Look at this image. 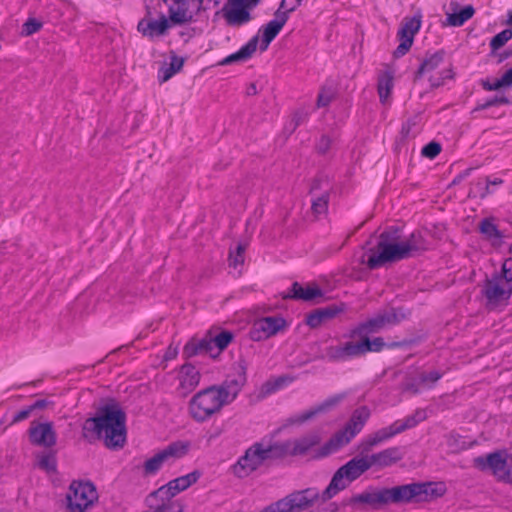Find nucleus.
Masks as SVG:
<instances>
[{"label":"nucleus","mask_w":512,"mask_h":512,"mask_svg":"<svg viewBox=\"0 0 512 512\" xmlns=\"http://www.w3.org/2000/svg\"><path fill=\"white\" fill-rule=\"evenodd\" d=\"M282 503L283 501L280 499L260 512H286V509L281 505Z\"/></svg>","instance_id":"obj_58"},{"label":"nucleus","mask_w":512,"mask_h":512,"mask_svg":"<svg viewBox=\"0 0 512 512\" xmlns=\"http://www.w3.org/2000/svg\"><path fill=\"white\" fill-rule=\"evenodd\" d=\"M301 0H282L277 11H282L289 18V14L295 11L300 5Z\"/></svg>","instance_id":"obj_50"},{"label":"nucleus","mask_w":512,"mask_h":512,"mask_svg":"<svg viewBox=\"0 0 512 512\" xmlns=\"http://www.w3.org/2000/svg\"><path fill=\"white\" fill-rule=\"evenodd\" d=\"M512 38V30L504 29L500 33L496 34L490 41V47L493 51H496L503 47Z\"/></svg>","instance_id":"obj_46"},{"label":"nucleus","mask_w":512,"mask_h":512,"mask_svg":"<svg viewBox=\"0 0 512 512\" xmlns=\"http://www.w3.org/2000/svg\"><path fill=\"white\" fill-rule=\"evenodd\" d=\"M274 16L275 18L263 27V36L261 41L262 51H265L268 48L269 44L275 39L287 22V16L285 13H282V11H276Z\"/></svg>","instance_id":"obj_27"},{"label":"nucleus","mask_w":512,"mask_h":512,"mask_svg":"<svg viewBox=\"0 0 512 512\" xmlns=\"http://www.w3.org/2000/svg\"><path fill=\"white\" fill-rule=\"evenodd\" d=\"M187 452L188 444L183 442L171 443L165 449L145 461L143 465L145 475L155 474L165 462L171 459L181 458L186 455Z\"/></svg>","instance_id":"obj_12"},{"label":"nucleus","mask_w":512,"mask_h":512,"mask_svg":"<svg viewBox=\"0 0 512 512\" xmlns=\"http://www.w3.org/2000/svg\"><path fill=\"white\" fill-rule=\"evenodd\" d=\"M49 405V401H47L46 399H38L36 400L34 403H32L30 406V408L32 409V411H36V410H43L45 409L47 406Z\"/></svg>","instance_id":"obj_60"},{"label":"nucleus","mask_w":512,"mask_h":512,"mask_svg":"<svg viewBox=\"0 0 512 512\" xmlns=\"http://www.w3.org/2000/svg\"><path fill=\"white\" fill-rule=\"evenodd\" d=\"M509 99L506 96H494L488 100H486L483 104H481L478 109L484 110L488 109L493 106L501 105V104H508Z\"/></svg>","instance_id":"obj_52"},{"label":"nucleus","mask_w":512,"mask_h":512,"mask_svg":"<svg viewBox=\"0 0 512 512\" xmlns=\"http://www.w3.org/2000/svg\"><path fill=\"white\" fill-rule=\"evenodd\" d=\"M282 501L281 505L286 512H303L314 507L320 501L324 502L322 493L315 487L293 491L282 498Z\"/></svg>","instance_id":"obj_10"},{"label":"nucleus","mask_w":512,"mask_h":512,"mask_svg":"<svg viewBox=\"0 0 512 512\" xmlns=\"http://www.w3.org/2000/svg\"><path fill=\"white\" fill-rule=\"evenodd\" d=\"M332 98H333L332 92L322 89V91L319 93L318 98H317V106L325 107V106L329 105Z\"/></svg>","instance_id":"obj_56"},{"label":"nucleus","mask_w":512,"mask_h":512,"mask_svg":"<svg viewBox=\"0 0 512 512\" xmlns=\"http://www.w3.org/2000/svg\"><path fill=\"white\" fill-rule=\"evenodd\" d=\"M479 230L493 246H501L503 243L504 235L493 223L492 218H484L479 223Z\"/></svg>","instance_id":"obj_32"},{"label":"nucleus","mask_w":512,"mask_h":512,"mask_svg":"<svg viewBox=\"0 0 512 512\" xmlns=\"http://www.w3.org/2000/svg\"><path fill=\"white\" fill-rule=\"evenodd\" d=\"M326 357L332 362H345L347 361L345 355L344 345L339 344L336 346H329L325 349Z\"/></svg>","instance_id":"obj_45"},{"label":"nucleus","mask_w":512,"mask_h":512,"mask_svg":"<svg viewBox=\"0 0 512 512\" xmlns=\"http://www.w3.org/2000/svg\"><path fill=\"white\" fill-rule=\"evenodd\" d=\"M226 405L214 385L197 392L189 402V414L197 422H205Z\"/></svg>","instance_id":"obj_6"},{"label":"nucleus","mask_w":512,"mask_h":512,"mask_svg":"<svg viewBox=\"0 0 512 512\" xmlns=\"http://www.w3.org/2000/svg\"><path fill=\"white\" fill-rule=\"evenodd\" d=\"M82 435L89 442L102 440L112 450L122 448L126 442L125 412L116 401H109L97 408L94 417L85 420Z\"/></svg>","instance_id":"obj_3"},{"label":"nucleus","mask_w":512,"mask_h":512,"mask_svg":"<svg viewBox=\"0 0 512 512\" xmlns=\"http://www.w3.org/2000/svg\"><path fill=\"white\" fill-rule=\"evenodd\" d=\"M359 337L362 338L363 343L366 344V347H364L365 354L368 352H380L386 346L382 337H376L373 340H370L368 336Z\"/></svg>","instance_id":"obj_47"},{"label":"nucleus","mask_w":512,"mask_h":512,"mask_svg":"<svg viewBox=\"0 0 512 512\" xmlns=\"http://www.w3.org/2000/svg\"><path fill=\"white\" fill-rule=\"evenodd\" d=\"M290 442H271L262 440L254 443V448L257 451L260 464L272 460L281 459L288 455Z\"/></svg>","instance_id":"obj_17"},{"label":"nucleus","mask_w":512,"mask_h":512,"mask_svg":"<svg viewBox=\"0 0 512 512\" xmlns=\"http://www.w3.org/2000/svg\"><path fill=\"white\" fill-rule=\"evenodd\" d=\"M444 492L443 486L434 482H413L390 488L369 486L361 493L343 499L341 506L354 511L379 510L390 505L431 501Z\"/></svg>","instance_id":"obj_1"},{"label":"nucleus","mask_w":512,"mask_h":512,"mask_svg":"<svg viewBox=\"0 0 512 512\" xmlns=\"http://www.w3.org/2000/svg\"><path fill=\"white\" fill-rule=\"evenodd\" d=\"M369 469H371V467L367 454L353 457L336 470L329 485L322 492L323 500L327 501L340 491L346 489L353 481L357 480Z\"/></svg>","instance_id":"obj_5"},{"label":"nucleus","mask_w":512,"mask_h":512,"mask_svg":"<svg viewBox=\"0 0 512 512\" xmlns=\"http://www.w3.org/2000/svg\"><path fill=\"white\" fill-rule=\"evenodd\" d=\"M247 381L245 367H241L239 373L234 377H227L220 385H214L218 393L226 403L233 402Z\"/></svg>","instance_id":"obj_19"},{"label":"nucleus","mask_w":512,"mask_h":512,"mask_svg":"<svg viewBox=\"0 0 512 512\" xmlns=\"http://www.w3.org/2000/svg\"><path fill=\"white\" fill-rule=\"evenodd\" d=\"M344 311V304L340 306L331 305L328 307L320 308L310 313L307 316L306 323L311 328L319 327L324 321L334 318L337 314Z\"/></svg>","instance_id":"obj_30"},{"label":"nucleus","mask_w":512,"mask_h":512,"mask_svg":"<svg viewBox=\"0 0 512 512\" xmlns=\"http://www.w3.org/2000/svg\"><path fill=\"white\" fill-rule=\"evenodd\" d=\"M323 292L318 287H306L304 288L298 282L292 284L290 293L286 296L287 298L301 299L304 301L314 300L316 297H321Z\"/></svg>","instance_id":"obj_33"},{"label":"nucleus","mask_w":512,"mask_h":512,"mask_svg":"<svg viewBox=\"0 0 512 512\" xmlns=\"http://www.w3.org/2000/svg\"><path fill=\"white\" fill-rule=\"evenodd\" d=\"M265 387H266V393H271V392L275 391L279 387V384L276 383L275 385H270L269 383H267L265 385Z\"/></svg>","instance_id":"obj_64"},{"label":"nucleus","mask_w":512,"mask_h":512,"mask_svg":"<svg viewBox=\"0 0 512 512\" xmlns=\"http://www.w3.org/2000/svg\"><path fill=\"white\" fill-rule=\"evenodd\" d=\"M426 419V412L425 410H422V409H418L415 411V413L413 415H410L408 417H406L403 421H398L399 424H409V426H407V429H410V428H413L415 427L419 422L423 421Z\"/></svg>","instance_id":"obj_48"},{"label":"nucleus","mask_w":512,"mask_h":512,"mask_svg":"<svg viewBox=\"0 0 512 512\" xmlns=\"http://www.w3.org/2000/svg\"><path fill=\"white\" fill-rule=\"evenodd\" d=\"M421 22L419 19L413 17V18H405L401 28L398 31V37L399 38H411L414 39V35L418 32L420 29Z\"/></svg>","instance_id":"obj_37"},{"label":"nucleus","mask_w":512,"mask_h":512,"mask_svg":"<svg viewBox=\"0 0 512 512\" xmlns=\"http://www.w3.org/2000/svg\"><path fill=\"white\" fill-rule=\"evenodd\" d=\"M331 141L329 137L322 136L319 143L317 144V149L320 153H326L330 148Z\"/></svg>","instance_id":"obj_59"},{"label":"nucleus","mask_w":512,"mask_h":512,"mask_svg":"<svg viewBox=\"0 0 512 512\" xmlns=\"http://www.w3.org/2000/svg\"><path fill=\"white\" fill-rule=\"evenodd\" d=\"M181 492L178 487H175V484L172 483V480L169 481L166 485L161 486L159 489L153 491L146 498L147 503H152L155 506L156 498L160 500H167L172 498Z\"/></svg>","instance_id":"obj_34"},{"label":"nucleus","mask_w":512,"mask_h":512,"mask_svg":"<svg viewBox=\"0 0 512 512\" xmlns=\"http://www.w3.org/2000/svg\"><path fill=\"white\" fill-rule=\"evenodd\" d=\"M201 374L191 364H184L179 372V390L183 396L191 393L200 383Z\"/></svg>","instance_id":"obj_25"},{"label":"nucleus","mask_w":512,"mask_h":512,"mask_svg":"<svg viewBox=\"0 0 512 512\" xmlns=\"http://www.w3.org/2000/svg\"><path fill=\"white\" fill-rule=\"evenodd\" d=\"M453 78V73L451 69H446L440 73L439 77L431 76L429 81L433 87H439L444 84L446 79Z\"/></svg>","instance_id":"obj_54"},{"label":"nucleus","mask_w":512,"mask_h":512,"mask_svg":"<svg viewBox=\"0 0 512 512\" xmlns=\"http://www.w3.org/2000/svg\"><path fill=\"white\" fill-rule=\"evenodd\" d=\"M369 417L370 410L366 406L357 408L344 428L336 432L322 447V455H328L348 444L362 430Z\"/></svg>","instance_id":"obj_7"},{"label":"nucleus","mask_w":512,"mask_h":512,"mask_svg":"<svg viewBox=\"0 0 512 512\" xmlns=\"http://www.w3.org/2000/svg\"><path fill=\"white\" fill-rule=\"evenodd\" d=\"M511 85H512V68L507 70L500 79L495 80L493 83L485 81L482 84L483 88L487 91H495V90H499L502 87L511 86Z\"/></svg>","instance_id":"obj_42"},{"label":"nucleus","mask_w":512,"mask_h":512,"mask_svg":"<svg viewBox=\"0 0 512 512\" xmlns=\"http://www.w3.org/2000/svg\"><path fill=\"white\" fill-rule=\"evenodd\" d=\"M246 249V244L239 243L236 247V252L230 253V265L237 267L238 265L243 264L244 262V251Z\"/></svg>","instance_id":"obj_49"},{"label":"nucleus","mask_w":512,"mask_h":512,"mask_svg":"<svg viewBox=\"0 0 512 512\" xmlns=\"http://www.w3.org/2000/svg\"><path fill=\"white\" fill-rule=\"evenodd\" d=\"M441 152V145L438 142H430L422 149V155L429 159L435 158Z\"/></svg>","instance_id":"obj_51"},{"label":"nucleus","mask_w":512,"mask_h":512,"mask_svg":"<svg viewBox=\"0 0 512 512\" xmlns=\"http://www.w3.org/2000/svg\"><path fill=\"white\" fill-rule=\"evenodd\" d=\"M168 28V19L163 15L159 19L144 18L139 21L137 26L139 32L150 38L164 35Z\"/></svg>","instance_id":"obj_26"},{"label":"nucleus","mask_w":512,"mask_h":512,"mask_svg":"<svg viewBox=\"0 0 512 512\" xmlns=\"http://www.w3.org/2000/svg\"><path fill=\"white\" fill-rule=\"evenodd\" d=\"M331 185L327 179H315L310 187L311 210L315 217L328 211Z\"/></svg>","instance_id":"obj_13"},{"label":"nucleus","mask_w":512,"mask_h":512,"mask_svg":"<svg viewBox=\"0 0 512 512\" xmlns=\"http://www.w3.org/2000/svg\"><path fill=\"white\" fill-rule=\"evenodd\" d=\"M427 249L428 243L421 232L414 231L404 236L401 229L390 227L379 235L376 246L369 249L366 264L370 270H374L387 263L418 256Z\"/></svg>","instance_id":"obj_2"},{"label":"nucleus","mask_w":512,"mask_h":512,"mask_svg":"<svg viewBox=\"0 0 512 512\" xmlns=\"http://www.w3.org/2000/svg\"><path fill=\"white\" fill-rule=\"evenodd\" d=\"M222 13L229 26H241L251 20L245 0H228L222 8Z\"/></svg>","instance_id":"obj_20"},{"label":"nucleus","mask_w":512,"mask_h":512,"mask_svg":"<svg viewBox=\"0 0 512 512\" xmlns=\"http://www.w3.org/2000/svg\"><path fill=\"white\" fill-rule=\"evenodd\" d=\"M259 37L258 35L253 36L246 45L240 48L235 53L225 57L219 62L221 66L231 65L233 63L245 62L252 57L255 53L258 45Z\"/></svg>","instance_id":"obj_29"},{"label":"nucleus","mask_w":512,"mask_h":512,"mask_svg":"<svg viewBox=\"0 0 512 512\" xmlns=\"http://www.w3.org/2000/svg\"><path fill=\"white\" fill-rule=\"evenodd\" d=\"M261 466L254 444L250 446L238 461L231 467L237 478H245Z\"/></svg>","instance_id":"obj_22"},{"label":"nucleus","mask_w":512,"mask_h":512,"mask_svg":"<svg viewBox=\"0 0 512 512\" xmlns=\"http://www.w3.org/2000/svg\"><path fill=\"white\" fill-rule=\"evenodd\" d=\"M38 466L47 473H55L57 470V461L54 452H46L39 456Z\"/></svg>","instance_id":"obj_41"},{"label":"nucleus","mask_w":512,"mask_h":512,"mask_svg":"<svg viewBox=\"0 0 512 512\" xmlns=\"http://www.w3.org/2000/svg\"><path fill=\"white\" fill-rule=\"evenodd\" d=\"M286 327V321L282 317H264L253 324L249 335L253 341H262L276 335Z\"/></svg>","instance_id":"obj_14"},{"label":"nucleus","mask_w":512,"mask_h":512,"mask_svg":"<svg viewBox=\"0 0 512 512\" xmlns=\"http://www.w3.org/2000/svg\"><path fill=\"white\" fill-rule=\"evenodd\" d=\"M177 353H178L177 348L169 346L165 352L164 359L166 361L172 360L177 356Z\"/></svg>","instance_id":"obj_62"},{"label":"nucleus","mask_w":512,"mask_h":512,"mask_svg":"<svg viewBox=\"0 0 512 512\" xmlns=\"http://www.w3.org/2000/svg\"><path fill=\"white\" fill-rule=\"evenodd\" d=\"M214 350L212 337L206 336L202 339L192 338L184 346L183 353L187 358L201 354H209L211 357L215 358L217 356Z\"/></svg>","instance_id":"obj_28"},{"label":"nucleus","mask_w":512,"mask_h":512,"mask_svg":"<svg viewBox=\"0 0 512 512\" xmlns=\"http://www.w3.org/2000/svg\"><path fill=\"white\" fill-rule=\"evenodd\" d=\"M307 117V113L303 112V111H299V112H296L294 114V117H293V122H294V129L300 125L301 122H303Z\"/></svg>","instance_id":"obj_61"},{"label":"nucleus","mask_w":512,"mask_h":512,"mask_svg":"<svg viewBox=\"0 0 512 512\" xmlns=\"http://www.w3.org/2000/svg\"><path fill=\"white\" fill-rule=\"evenodd\" d=\"M399 40H400V44L394 51L395 57L404 56L409 51V49L411 48V46L413 44V40L411 38H406V39L399 38Z\"/></svg>","instance_id":"obj_53"},{"label":"nucleus","mask_w":512,"mask_h":512,"mask_svg":"<svg viewBox=\"0 0 512 512\" xmlns=\"http://www.w3.org/2000/svg\"><path fill=\"white\" fill-rule=\"evenodd\" d=\"M444 55L445 53L443 50L427 55L417 71V76H422L423 74L438 68L444 60Z\"/></svg>","instance_id":"obj_36"},{"label":"nucleus","mask_w":512,"mask_h":512,"mask_svg":"<svg viewBox=\"0 0 512 512\" xmlns=\"http://www.w3.org/2000/svg\"><path fill=\"white\" fill-rule=\"evenodd\" d=\"M377 88L380 101L382 103H385L393 88V76L389 72H386L383 75H381L378 79Z\"/></svg>","instance_id":"obj_38"},{"label":"nucleus","mask_w":512,"mask_h":512,"mask_svg":"<svg viewBox=\"0 0 512 512\" xmlns=\"http://www.w3.org/2000/svg\"><path fill=\"white\" fill-rule=\"evenodd\" d=\"M233 333L230 331H222L216 336L212 337L214 349H217L216 356H218L233 340Z\"/></svg>","instance_id":"obj_43"},{"label":"nucleus","mask_w":512,"mask_h":512,"mask_svg":"<svg viewBox=\"0 0 512 512\" xmlns=\"http://www.w3.org/2000/svg\"><path fill=\"white\" fill-rule=\"evenodd\" d=\"M33 411L30 406H27L13 415L12 423H18L26 420L32 415Z\"/></svg>","instance_id":"obj_57"},{"label":"nucleus","mask_w":512,"mask_h":512,"mask_svg":"<svg viewBox=\"0 0 512 512\" xmlns=\"http://www.w3.org/2000/svg\"><path fill=\"white\" fill-rule=\"evenodd\" d=\"M441 377L442 373L437 370L420 372L415 378H407L402 384V389L412 394H418L424 389L432 388Z\"/></svg>","instance_id":"obj_21"},{"label":"nucleus","mask_w":512,"mask_h":512,"mask_svg":"<svg viewBox=\"0 0 512 512\" xmlns=\"http://www.w3.org/2000/svg\"><path fill=\"white\" fill-rule=\"evenodd\" d=\"M512 245L509 248V257L502 264L501 272L493 273L486 278L481 293L487 301V305L497 306L507 301L512 295Z\"/></svg>","instance_id":"obj_4"},{"label":"nucleus","mask_w":512,"mask_h":512,"mask_svg":"<svg viewBox=\"0 0 512 512\" xmlns=\"http://www.w3.org/2000/svg\"><path fill=\"white\" fill-rule=\"evenodd\" d=\"M41 27V22L37 21L34 18H29L23 25V31L26 35H32L35 32L39 31Z\"/></svg>","instance_id":"obj_55"},{"label":"nucleus","mask_w":512,"mask_h":512,"mask_svg":"<svg viewBox=\"0 0 512 512\" xmlns=\"http://www.w3.org/2000/svg\"><path fill=\"white\" fill-rule=\"evenodd\" d=\"M345 395L344 394H338L334 395L332 397L327 398L322 403L310 408L309 410H306L300 414L291 416L288 418L287 422L291 425H301L305 422H308L312 419H314L316 416L326 413L332 408H334L336 405H338L343 399Z\"/></svg>","instance_id":"obj_18"},{"label":"nucleus","mask_w":512,"mask_h":512,"mask_svg":"<svg viewBox=\"0 0 512 512\" xmlns=\"http://www.w3.org/2000/svg\"><path fill=\"white\" fill-rule=\"evenodd\" d=\"M96 498V490L91 483H76L70 485L67 494V506L72 512H83Z\"/></svg>","instance_id":"obj_11"},{"label":"nucleus","mask_w":512,"mask_h":512,"mask_svg":"<svg viewBox=\"0 0 512 512\" xmlns=\"http://www.w3.org/2000/svg\"><path fill=\"white\" fill-rule=\"evenodd\" d=\"M257 93H258V91H257V88H256V84L255 83H250V85L247 88L246 94L248 96H251V95H256Z\"/></svg>","instance_id":"obj_63"},{"label":"nucleus","mask_w":512,"mask_h":512,"mask_svg":"<svg viewBox=\"0 0 512 512\" xmlns=\"http://www.w3.org/2000/svg\"><path fill=\"white\" fill-rule=\"evenodd\" d=\"M177 6L176 10L170 7V19L175 24H183L188 22L192 15L189 13L190 8L200 10L203 0H173Z\"/></svg>","instance_id":"obj_24"},{"label":"nucleus","mask_w":512,"mask_h":512,"mask_svg":"<svg viewBox=\"0 0 512 512\" xmlns=\"http://www.w3.org/2000/svg\"><path fill=\"white\" fill-rule=\"evenodd\" d=\"M320 441L321 437L317 433H310L294 441H289L291 446H289L288 455H304Z\"/></svg>","instance_id":"obj_31"},{"label":"nucleus","mask_w":512,"mask_h":512,"mask_svg":"<svg viewBox=\"0 0 512 512\" xmlns=\"http://www.w3.org/2000/svg\"><path fill=\"white\" fill-rule=\"evenodd\" d=\"M183 65L184 59L178 57L175 53L172 52L170 64L162 66L159 70L160 82L168 81L173 75L182 69Z\"/></svg>","instance_id":"obj_35"},{"label":"nucleus","mask_w":512,"mask_h":512,"mask_svg":"<svg viewBox=\"0 0 512 512\" xmlns=\"http://www.w3.org/2000/svg\"><path fill=\"white\" fill-rule=\"evenodd\" d=\"M473 465L480 471H490L498 481L512 484V454L495 451L476 457Z\"/></svg>","instance_id":"obj_8"},{"label":"nucleus","mask_w":512,"mask_h":512,"mask_svg":"<svg viewBox=\"0 0 512 512\" xmlns=\"http://www.w3.org/2000/svg\"><path fill=\"white\" fill-rule=\"evenodd\" d=\"M403 457L404 451L400 447H389L380 452L367 455L370 467H376L378 469L390 467L401 461Z\"/></svg>","instance_id":"obj_23"},{"label":"nucleus","mask_w":512,"mask_h":512,"mask_svg":"<svg viewBox=\"0 0 512 512\" xmlns=\"http://www.w3.org/2000/svg\"><path fill=\"white\" fill-rule=\"evenodd\" d=\"M200 476L201 473L195 470L187 475L173 479L172 483L175 484V487H178L180 491H184L187 488H189L192 484L197 482Z\"/></svg>","instance_id":"obj_44"},{"label":"nucleus","mask_w":512,"mask_h":512,"mask_svg":"<svg viewBox=\"0 0 512 512\" xmlns=\"http://www.w3.org/2000/svg\"><path fill=\"white\" fill-rule=\"evenodd\" d=\"M343 345H344L347 361L352 358H356V357L365 355L364 347H366L365 346L366 344L363 343L362 338L358 342L347 341V342L343 343Z\"/></svg>","instance_id":"obj_40"},{"label":"nucleus","mask_w":512,"mask_h":512,"mask_svg":"<svg viewBox=\"0 0 512 512\" xmlns=\"http://www.w3.org/2000/svg\"><path fill=\"white\" fill-rule=\"evenodd\" d=\"M406 318L402 308H386L379 311L374 317L360 323L350 332V337L369 336L378 333L386 327L399 324Z\"/></svg>","instance_id":"obj_9"},{"label":"nucleus","mask_w":512,"mask_h":512,"mask_svg":"<svg viewBox=\"0 0 512 512\" xmlns=\"http://www.w3.org/2000/svg\"><path fill=\"white\" fill-rule=\"evenodd\" d=\"M474 8L472 5L465 6L460 12L448 15L447 21L451 26H462L467 20L474 15Z\"/></svg>","instance_id":"obj_39"},{"label":"nucleus","mask_w":512,"mask_h":512,"mask_svg":"<svg viewBox=\"0 0 512 512\" xmlns=\"http://www.w3.org/2000/svg\"><path fill=\"white\" fill-rule=\"evenodd\" d=\"M29 441L31 444L44 448H51L57 442V434L52 422L33 421L28 430Z\"/></svg>","instance_id":"obj_15"},{"label":"nucleus","mask_w":512,"mask_h":512,"mask_svg":"<svg viewBox=\"0 0 512 512\" xmlns=\"http://www.w3.org/2000/svg\"><path fill=\"white\" fill-rule=\"evenodd\" d=\"M407 426V424H399V422H394L392 425L368 435L359 444L358 448L360 453L368 454L374 447L407 430Z\"/></svg>","instance_id":"obj_16"}]
</instances>
